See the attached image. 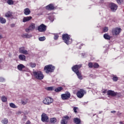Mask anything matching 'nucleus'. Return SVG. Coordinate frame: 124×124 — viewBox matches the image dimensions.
Listing matches in <instances>:
<instances>
[{"label": "nucleus", "instance_id": "1", "mask_svg": "<svg viewBox=\"0 0 124 124\" xmlns=\"http://www.w3.org/2000/svg\"><path fill=\"white\" fill-rule=\"evenodd\" d=\"M56 67L54 66H53L52 64L47 65L45 66L44 70L46 73L49 74V73H52L54 72V70Z\"/></svg>", "mask_w": 124, "mask_h": 124}, {"label": "nucleus", "instance_id": "2", "mask_svg": "<svg viewBox=\"0 0 124 124\" xmlns=\"http://www.w3.org/2000/svg\"><path fill=\"white\" fill-rule=\"evenodd\" d=\"M33 74L36 79L38 80H42L44 78L43 73L40 71H36L33 72Z\"/></svg>", "mask_w": 124, "mask_h": 124}, {"label": "nucleus", "instance_id": "3", "mask_svg": "<svg viewBox=\"0 0 124 124\" xmlns=\"http://www.w3.org/2000/svg\"><path fill=\"white\" fill-rule=\"evenodd\" d=\"M62 38L65 43L67 45L71 44L72 43V39L70 38V37L68 34H64L62 36Z\"/></svg>", "mask_w": 124, "mask_h": 124}, {"label": "nucleus", "instance_id": "4", "mask_svg": "<svg viewBox=\"0 0 124 124\" xmlns=\"http://www.w3.org/2000/svg\"><path fill=\"white\" fill-rule=\"evenodd\" d=\"M54 101V100L53 98L48 97H46L43 101V103L44 104H46V105H50L51 103H53V102Z\"/></svg>", "mask_w": 124, "mask_h": 124}, {"label": "nucleus", "instance_id": "5", "mask_svg": "<svg viewBox=\"0 0 124 124\" xmlns=\"http://www.w3.org/2000/svg\"><path fill=\"white\" fill-rule=\"evenodd\" d=\"M121 31H122V29L120 28H113L112 30V33L113 35H118V34H120Z\"/></svg>", "mask_w": 124, "mask_h": 124}, {"label": "nucleus", "instance_id": "6", "mask_svg": "<svg viewBox=\"0 0 124 124\" xmlns=\"http://www.w3.org/2000/svg\"><path fill=\"white\" fill-rule=\"evenodd\" d=\"M46 29L47 26L43 24H41L38 27V31H40V32H44V31H46Z\"/></svg>", "mask_w": 124, "mask_h": 124}, {"label": "nucleus", "instance_id": "7", "mask_svg": "<svg viewBox=\"0 0 124 124\" xmlns=\"http://www.w3.org/2000/svg\"><path fill=\"white\" fill-rule=\"evenodd\" d=\"M86 93V91L84 89H80L77 93V95L78 98H82L84 96V94Z\"/></svg>", "mask_w": 124, "mask_h": 124}, {"label": "nucleus", "instance_id": "8", "mask_svg": "<svg viewBox=\"0 0 124 124\" xmlns=\"http://www.w3.org/2000/svg\"><path fill=\"white\" fill-rule=\"evenodd\" d=\"M71 96L70 93L69 92H65V93L61 95V97L63 100H66L70 98Z\"/></svg>", "mask_w": 124, "mask_h": 124}, {"label": "nucleus", "instance_id": "9", "mask_svg": "<svg viewBox=\"0 0 124 124\" xmlns=\"http://www.w3.org/2000/svg\"><path fill=\"white\" fill-rule=\"evenodd\" d=\"M41 121L43 123H48L49 122V117L47 116V114L43 113L41 115Z\"/></svg>", "mask_w": 124, "mask_h": 124}, {"label": "nucleus", "instance_id": "10", "mask_svg": "<svg viewBox=\"0 0 124 124\" xmlns=\"http://www.w3.org/2000/svg\"><path fill=\"white\" fill-rule=\"evenodd\" d=\"M107 94L108 95H111V96H116V95H119V96H121V93H118L117 92H115L112 90H109L107 92Z\"/></svg>", "mask_w": 124, "mask_h": 124}, {"label": "nucleus", "instance_id": "11", "mask_svg": "<svg viewBox=\"0 0 124 124\" xmlns=\"http://www.w3.org/2000/svg\"><path fill=\"white\" fill-rule=\"evenodd\" d=\"M19 52L20 54H23V55H29V51L25 49V47H20Z\"/></svg>", "mask_w": 124, "mask_h": 124}, {"label": "nucleus", "instance_id": "12", "mask_svg": "<svg viewBox=\"0 0 124 124\" xmlns=\"http://www.w3.org/2000/svg\"><path fill=\"white\" fill-rule=\"evenodd\" d=\"M6 18H11V19H15V17L13 16V13L8 11L5 14Z\"/></svg>", "mask_w": 124, "mask_h": 124}, {"label": "nucleus", "instance_id": "13", "mask_svg": "<svg viewBox=\"0 0 124 124\" xmlns=\"http://www.w3.org/2000/svg\"><path fill=\"white\" fill-rule=\"evenodd\" d=\"M109 7L111 11L115 12V11H116L118 8V6H117L115 3H111L109 4Z\"/></svg>", "mask_w": 124, "mask_h": 124}, {"label": "nucleus", "instance_id": "14", "mask_svg": "<svg viewBox=\"0 0 124 124\" xmlns=\"http://www.w3.org/2000/svg\"><path fill=\"white\" fill-rule=\"evenodd\" d=\"M81 65H76L72 67V70L74 72L77 73V72H79V70L81 68Z\"/></svg>", "mask_w": 124, "mask_h": 124}, {"label": "nucleus", "instance_id": "15", "mask_svg": "<svg viewBox=\"0 0 124 124\" xmlns=\"http://www.w3.org/2000/svg\"><path fill=\"white\" fill-rule=\"evenodd\" d=\"M69 120V117L68 116H64L61 121V124H67Z\"/></svg>", "mask_w": 124, "mask_h": 124}, {"label": "nucleus", "instance_id": "16", "mask_svg": "<svg viewBox=\"0 0 124 124\" xmlns=\"http://www.w3.org/2000/svg\"><path fill=\"white\" fill-rule=\"evenodd\" d=\"M31 19H32V17L31 16L24 17L22 19V22H23V23H26V22H29V21H31Z\"/></svg>", "mask_w": 124, "mask_h": 124}, {"label": "nucleus", "instance_id": "17", "mask_svg": "<svg viewBox=\"0 0 124 124\" xmlns=\"http://www.w3.org/2000/svg\"><path fill=\"white\" fill-rule=\"evenodd\" d=\"M25 68H26V66L23 64H19L17 65V69L19 70V71H24L23 69Z\"/></svg>", "mask_w": 124, "mask_h": 124}, {"label": "nucleus", "instance_id": "18", "mask_svg": "<svg viewBox=\"0 0 124 124\" xmlns=\"http://www.w3.org/2000/svg\"><path fill=\"white\" fill-rule=\"evenodd\" d=\"M47 10H53L55 8V6L53 4H50L46 7Z\"/></svg>", "mask_w": 124, "mask_h": 124}, {"label": "nucleus", "instance_id": "19", "mask_svg": "<svg viewBox=\"0 0 124 124\" xmlns=\"http://www.w3.org/2000/svg\"><path fill=\"white\" fill-rule=\"evenodd\" d=\"M24 14L25 15H30L31 14V10L29 8H26L24 9Z\"/></svg>", "mask_w": 124, "mask_h": 124}, {"label": "nucleus", "instance_id": "20", "mask_svg": "<svg viewBox=\"0 0 124 124\" xmlns=\"http://www.w3.org/2000/svg\"><path fill=\"white\" fill-rule=\"evenodd\" d=\"M0 23L1 24H5V23H6V19L1 17V16L0 15Z\"/></svg>", "mask_w": 124, "mask_h": 124}, {"label": "nucleus", "instance_id": "21", "mask_svg": "<svg viewBox=\"0 0 124 124\" xmlns=\"http://www.w3.org/2000/svg\"><path fill=\"white\" fill-rule=\"evenodd\" d=\"M29 28L30 31H33L35 29V24L34 23H31Z\"/></svg>", "mask_w": 124, "mask_h": 124}, {"label": "nucleus", "instance_id": "22", "mask_svg": "<svg viewBox=\"0 0 124 124\" xmlns=\"http://www.w3.org/2000/svg\"><path fill=\"white\" fill-rule=\"evenodd\" d=\"M18 58L20 61H26V56L23 54L19 55Z\"/></svg>", "mask_w": 124, "mask_h": 124}, {"label": "nucleus", "instance_id": "23", "mask_svg": "<svg viewBox=\"0 0 124 124\" xmlns=\"http://www.w3.org/2000/svg\"><path fill=\"white\" fill-rule=\"evenodd\" d=\"M74 122L76 124H80V123H81V120H80V119H79L78 118H74Z\"/></svg>", "mask_w": 124, "mask_h": 124}, {"label": "nucleus", "instance_id": "24", "mask_svg": "<svg viewBox=\"0 0 124 124\" xmlns=\"http://www.w3.org/2000/svg\"><path fill=\"white\" fill-rule=\"evenodd\" d=\"M79 80H82L83 79V77H82V75H81V73H80L79 71L77 72L76 73Z\"/></svg>", "mask_w": 124, "mask_h": 124}, {"label": "nucleus", "instance_id": "25", "mask_svg": "<svg viewBox=\"0 0 124 124\" xmlns=\"http://www.w3.org/2000/svg\"><path fill=\"white\" fill-rule=\"evenodd\" d=\"M22 36L24 38H31V34H27L25 33L24 34H23L22 35Z\"/></svg>", "mask_w": 124, "mask_h": 124}, {"label": "nucleus", "instance_id": "26", "mask_svg": "<svg viewBox=\"0 0 124 124\" xmlns=\"http://www.w3.org/2000/svg\"><path fill=\"white\" fill-rule=\"evenodd\" d=\"M50 122L51 124H55L57 123V119L56 118H52L50 119Z\"/></svg>", "mask_w": 124, "mask_h": 124}, {"label": "nucleus", "instance_id": "27", "mask_svg": "<svg viewBox=\"0 0 124 124\" xmlns=\"http://www.w3.org/2000/svg\"><path fill=\"white\" fill-rule=\"evenodd\" d=\"M104 38L105 39H107L108 40H110V35H108V34L106 33L104 35Z\"/></svg>", "mask_w": 124, "mask_h": 124}, {"label": "nucleus", "instance_id": "28", "mask_svg": "<svg viewBox=\"0 0 124 124\" xmlns=\"http://www.w3.org/2000/svg\"><path fill=\"white\" fill-rule=\"evenodd\" d=\"M62 90V87H59L55 89V92L56 93H59V92H61Z\"/></svg>", "mask_w": 124, "mask_h": 124}, {"label": "nucleus", "instance_id": "29", "mask_svg": "<svg viewBox=\"0 0 124 124\" xmlns=\"http://www.w3.org/2000/svg\"><path fill=\"white\" fill-rule=\"evenodd\" d=\"M1 100L2 101V102H6L7 101V98L5 96H2L1 97Z\"/></svg>", "mask_w": 124, "mask_h": 124}, {"label": "nucleus", "instance_id": "30", "mask_svg": "<svg viewBox=\"0 0 124 124\" xmlns=\"http://www.w3.org/2000/svg\"><path fill=\"white\" fill-rule=\"evenodd\" d=\"M7 3L8 4H9V5H12L13 4H14V1L12 0H8L7 1Z\"/></svg>", "mask_w": 124, "mask_h": 124}, {"label": "nucleus", "instance_id": "31", "mask_svg": "<svg viewBox=\"0 0 124 124\" xmlns=\"http://www.w3.org/2000/svg\"><path fill=\"white\" fill-rule=\"evenodd\" d=\"M29 65H30V66H31V67H32V68H33V67H35V66H36V64H35V63H32V62L30 63Z\"/></svg>", "mask_w": 124, "mask_h": 124}, {"label": "nucleus", "instance_id": "32", "mask_svg": "<svg viewBox=\"0 0 124 124\" xmlns=\"http://www.w3.org/2000/svg\"><path fill=\"white\" fill-rule=\"evenodd\" d=\"M10 106L11 107V108H17L16 106L13 103H10Z\"/></svg>", "mask_w": 124, "mask_h": 124}, {"label": "nucleus", "instance_id": "33", "mask_svg": "<svg viewBox=\"0 0 124 124\" xmlns=\"http://www.w3.org/2000/svg\"><path fill=\"white\" fill-rule=\"evenodd\" d=\"M1 122H2V124H8V120H7V119H4L1 121Z\"/></svg>", "mask_w": 124, "mask_h": 124}, {"label": "nucleus", "instance_id": "34", "mask_svg": "<svg viewBox=\"0 0 124 124\" xmlns=\"http://www.w3.org/2000/svg\"><path fill=\"white\" fill-rule=\"evenodd\" d=\"M93 66L94 68H98V67H99V65H98V63H95L93 65Z\"/></svg>", "mask_w": 124, "mask_h": 124}, {"label": "nucleus", "instance_id": "35", "mask_svg": "<svg viewBox=\"0 0 124 124\" xmlns=\"http://www.w3.org/2000/svg\"><path fill=\"white\" fill-rule=\"evenodd\" d=\"M45 39H46V38H45V37H40L39 38V40L40 41H44Z\"/></svg>", "mask_w": 124, "mask_h": 124}, {"label": "nucleus", "instance_id": "36", "mask_svg": "<svg viewBox=\"0 0 124 124\" xmlns=\"http://www.w3.org/2000/svg\"><path fill=\"white\" fill-rule=\"evenodd\" d=\"M47 91H54V87H49L46 88Z\"/></svg>", "mask_w": 124, "mask_h": 124}, {"label": "nucleus", "instance_id": "37", "mask_svg": "<svg viewBox=\"0 0 124 124\" xmlns=\"http://www.w3.org/2000/svg\"><path fill=\"white\" fill-rule=\"evenodd\" d=\"M108 27H105L103 29L104 32H107L108 31Z\"/></svg>", "mask_w": 124, "mask_h": 124}, {"label": "nucleus", "instance_id": "38", "mask_svg": "<svg viewBox=\"0 0 124 124\" xmlns=\"http://www.w3.org/2000/svg\"><path fill=\"white\" fill-rule=\"evenodd\" d=\"M112 80H113V81H114V82H117V81H118V77H113V78H112Z\"/></svg>", "mask_w": 124, "mask_h": 124}, {"label": "nucleus", "instance_id": "39", "mask_svg": "<svg viewBox=\"0 0 124 124\" xmlns=\"http://www.w3.org/2000/svg\"><path fill=\"white\" fill-rule=\"evenodd\" d=\"M88 65H89V67H90V68H92V67H93V64L92 62H89L88 64Z\"/></svg>", "mask_w": 124, "mask_h": 124}, {"label": "nucleus", "instance_id": "40", "mask_svg": "<svg viewBox=\"0 0 124 124\" xmlns=\"http://www.w3.org/2000/svg\"><path fill=\"white\" fill-rule=\"evenodd\" d=\"M73 110H74L75 113H77V110H78V108H77V107H74Z\"/></svg>", "mask_w": 124, "mask_h": 124}, {"label": "nucleus", "instance_id": "41", "mask_svg": "<svg viewBox=\"0 0 124 124\" xmlns=\"http://www.w3.org/2000/svg\"><path fill=\"white\" fill-rule=\"evenodd\" d=\"M117 2L118 3V4H121L123 2V0H117Z\"/></svg>", "mask_w": 124, "mask_h": 124}, {"label": "nucleus", "instance_id": "42", "mask_svg": "<svg viewBox=\"0 0 124 124\" xmlns=\"http://www.w3.org/2000/svg\"><path fill=\"white\" fill-rule=\"evenodd\" d=\"M5 81V79L3 78H0V82H4Z\"/></svg>", "mask_w": 124, "mask_h": 124}, {"label": "nucleus", "instance_id": "43", "mask_svg": "<svg viewBox=\"0 0 124 124\" xmlns=\"http://www.w3.org/2000/svg\"><path fill=\"white\" fill-rule=\"evenodd\" d=\"M54 39H58V38H59V35H58V34H55L54 35Z\"/></svg>", "mask_w": 124, "mask_h": 124}, {"label": "nucleus", "instance_id": "44", "mask_svg": "<svg viewBox=\"0 0 124 124\" xmlns=\"http://www.w3.org/2000/svg\"><path fill=\"white\" fill-rule=\"evenodd\" d=\"M31 31V30H30V28L29 27L28 29H26V32H29V31Z\"/></svg>", "mask_w": 124, "mask_h": 124}, {"label": "nucleus", "instance_id": "45", "mask_svg": "<svg viewBox=\"0 0 124 124\" xmlns=\"http://www.w3.org/2000/svg\"><path fill=\"white\" fill-rule=\"evenodd\" d=\"M27 119H28V117H27L26 116H24L23 117V121H26V120H27Z\"/></svg>", "mask_w": 124, "mask_h": 124}, {"label": "nucleus", "instance_id": "46", "mask_svg": "<svg viewBox=\"0 0 124 124\" xmlns=\"http://www.w3.org/2000/svg\"><path fill=\"white\" fill-rule=\"evenodd\" d=\"M49 20H50V21L51 22H53V21H54V18H51V17H49Z\"/></svg>", "mask_w": 124, "mask_h": 124}, {"label": "nucleus", "instance_id": "47", "mask_svg": "<svg viewBox=\"0 0 124 124\" xmlns=\"http://www.w3.org/2000/svg\"><path fill=\"white\" fill-rule=\"evenodd\" d=\"M17 114V115H21V114H22V112L21 111H18Z\"/></svg>", "mask_w": 124, "mask_h": 124}, {"label": "nucleus", "instance_id": "48", "mask_svg": "<svg viewBox=\"0 0 124 124\" xmlns=\"http://www.w3.org/2000/svg\"><path fill=\"white\" fill-rule=\"evenodd\" d=\"M25 124H31V121L30 120L27 121Z\"/></svg>", "mask_w": 124, "mask_h": 124}, {"label": "nucleus", "instance_id": "49", "mask_svg": "<svg viewBox=\"0 0 124 124\" xmlns=\"http://www.w3.org/2000/svg\"><path fill=\"white\" fill-rule=\"evenodd\" d=\"M22 104H23V105H26V104H27V102L23 101Z\"/></svg>", "mask_w": 124, "mask_h": 124}, {"label": "nucleus", "instance_id": "50", "mask_svg": "<svg viewBox=\"0 0 124 124\" xmlns=\"http://www.w3.org/2000/svg\"><path fill=\"white\" fill-rule=\"evenodd\" d=\"M11 27L12 28H13V27H15V24H12V25H11Z\"/></svg>", "mask_w": 124, "mask_h": 124}, {"label": "nucleus", "instance_id": "51", "mask_svg": "<svg viewBox=\"0 0 124 124\" xmlns=\"http://www.w3.org/2000/svg\"><path fill=\"white\" fill-rule=\"evenodd\" d=\"M111 113H112L113 114H115V113H116V111H111Z\"/></svg>", "mask_w": 124, "mask_h": 124}, {"label": "nucleus", "instance_id": "52", "mask_svg": "<svg viewBox=\"0 0 124 124\" xmlns=\"http://www.w3.org/2000/svg\"><path fill=\"white\" fill-rule=\"evenodd\" d=\"M2 38V35L0 34V39H1Z\"/></svg>", "mask_w": 124, "mask_h": 124}, {"label": "nucleus", "instance_id": "53", "mask_svg": "<svg viewBox=\"0 0 124 124\" xmlns=\"http://www.w3.org/2000/svg\"><path fill=\"white\" fill-rule=\"evenodd\" d=\"M24 115H28V113L27 112V113H25Z\"/></svg>", "mask_w": 124, "mask_h": 124}, {"label": "nucleus", "instance_id": "54", "mask_svg": "<svg viewBox=\"0 0 124 124\" xmlns=\"http://www.w3.org/2000/svg\"><path fill=\"white\" fill-rule=\"evenodd\" d=\"M120 124H123V122H120Z\"/></svg>", "mask_w": 124, "mask_h": 124}]
</instances>
